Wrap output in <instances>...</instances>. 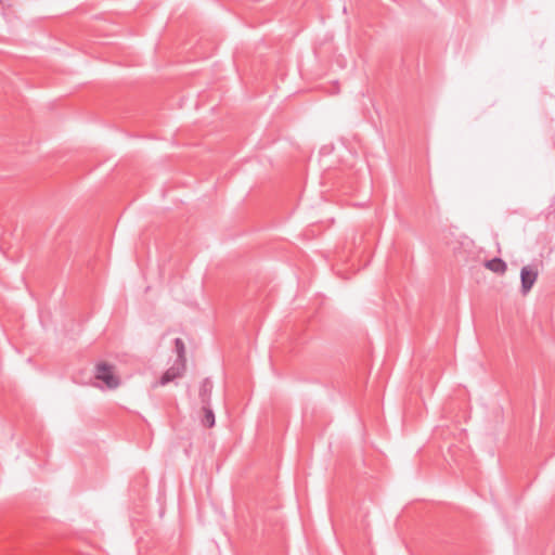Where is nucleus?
I'll use <instances>...</instances> for the list:
<instances>
[{
	"label": "nucleus",
	"instance_id": "f257e3e1",
	"mask_svg": "<svg viewBox=\"0 0 555 555\" xmlns=\"http://www.w3.org/2000/svg\"><path fill=\"white\" fill-rule=\"evenodd\" d=\"M94 377L103 382L108 389H115L120 384L119 377L114 372V366L105 362L95 365Z\"/></svg>",
	"mask_w": 555,
	"mask_h": 555
},
{
	"label": "nucleus",
	"instance_id": "f03ea898",
	"mask_svg": "<svg viewBox=\"0 0 555 555\" xmlns=\"http://www.w3.org/2000/svg\"><path fill=\"white\" fill-rule=\"evenodd\" d=\"M539 276V270L537 264H528L520 270V291L522 295H527L533 285L535 284Z\"/></svg>",
	"mask_w": 555,
	"mask_h": 555
},
{
	"label": "nucleus",
	"instance_id": "7ed1b4c3",
	"mask_svg": "<svg viewBox=\"0 0 555 555\" xmlns=\"http://www.w3.org/2000/svg\"><path fill=\"white\" fill-rule=\"evenodd\" d=\"M185 371V365L175 362V364L169 367L160 377L157 385L165 386L176 378L182 376Z\"/></svg>",
	"mask_w": 555,
	"mask_h": 555
},
{
	"label": "nucleus",
	"instance_id": "20e7f679",
	"mask_svg": "<svg viewBox=\"0 0 555 555\" xmlns=\"http://www.w3.org/2000/svg\"><path fill=\"white\" fill-rule=\"evenodd\" d=\"M212 391V383L209 378H205L199 387V399L203 405L210 404V397Z\"/></svg>",
	"mask_w": 555,
	"mask_h": 555
},
{
	"label": "nucleus",
	"instance_id": "39448f33",
	"mask_svg": "<svg viewBox=\"0 0 555 555\" xmlns=\"http://www.w3.org/2000/svg\"><path fill=\"white\" fill-rule=\"evenodd\" d=\"M485 266L487 269L498 274H504L507 270L506 262L498 257L486 261Z\"/></svg>",
	"mask_w": 555,
	"mask_h": 555
},
{
	"label": "nucleus",
	"instance_id": "423d86ee",
	"mask_svg": "<svg viewBox=\"0 0 555 555\" xmlns=\"http://www.w3.org/2000/svg\"><path fill=\"white\" fill-rule=\"evenodd\" d=\"M175 348H176V352L178 356L176 362L180 363V364L183 363V365H185V363H186L185 345L181 338L175 339Z\"/></svg>",
	"mask_w": 555,
	"mask_h": 555
},
{
	"label": "nucleus",
	"instance_id": "0eeeda50",
	"mask_svg": "<svg viewBox=\"0 0 555 555\" xmlns=\"http://www.w3.org/2000/svg\"><path fill=\"white\" fill-rule=\"evenodd\" d=\"M204 415L202 417V424L205 427L211 428L215 425V414L209 405H203Z\"/></svg>",
	"mask_w": 555,
	"mask_h": 555
}]
</instances>
